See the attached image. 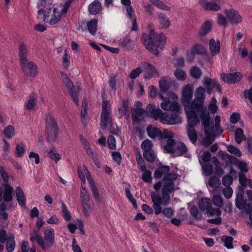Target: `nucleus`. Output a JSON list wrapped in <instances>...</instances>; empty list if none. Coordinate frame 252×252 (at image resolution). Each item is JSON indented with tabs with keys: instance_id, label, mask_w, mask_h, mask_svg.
I'll return each mask as SVG.
<instances>
[{
	"instance_id": "1",
	"label": "nucleus",
	"mask_w": 252,
	"mask_h": 252,
	"mask_svg": "<svg viewBox=\"0 0 252 252\" xmlns=\"http://www.w3.org/2000/svg\"><path fill=\"white\" fill-rule=\"evenodd\" d=\"M193 89L189 85L184 87L181 95V102L184 106V110L187 119L189 123L196 124L199 117L201 118V123L206 124L208 121L209 111L204 106L205 99V89L198 87L195 92V97L191 101L193 97Z\"/></svg>"
},
{
	"instance_id": "15",
	"label": "nucleus",
	"mask_w": 252,
	"mask_h": 252,
	"mask_svg": "<svg viewBox=\"0 0 252 252\" xmlns=\"http://www.w3.org/2000/svg\"><path fill=\"white\" fill-rule=\"evenodd\" d=\"M227 19L233 24L240 23L242 19L238 12L233 9H230L225 11Z\"/></svg>"
},
{
	"instance_id": "31",
	"label": "nucleus",
	"mask_w": 252,
	"mask_h": 252,
	"mask_svg": "<svg viewBox=\"0 0 252 252\" xmlns=\"http://www.w3.org/2000/svg\"><path fill=\"white\" fill-rule=\"evenodd\" d=\"M119 45L124 50H131L133 48L132 41L127 38H122L119 41Z\"/></svg>"
},
{
	"instance_id": "45",
	"label": "nucleus",
	"mask_w": 252,
	"mask_h": 252,
	"mask_svg": "<svg viewBox=\"0 0 252 252\" xmlns=\"http://www.w3.org/2000/svg\"><path fill=\"white\" fill-rule=\"evenodd\" d=\"M144 158L149 162H154L156 158V156L153 150L145 152L143 153Z\"/></svg>"
},
{
	"instance_id": "26",
	"label": "nucleus",
	"mask_w": 252,
	"mask_h": 252,
	"mask_svg": "<svg viewBox=\"0 0 252 252\" xmlns=\"http://www.w3.org/2000/svg\"><path fill=\"white\" fill-rule=\"evenodd\" d=\"M188 149L185 144L182 142H178L175 145V149L173 154L176 156H181L187 152Z\"/></svg>"
},
{
	"instance_id": "9",
	"label": "nucleus",
	"mask_w": 252,
	"mask_h": 252,
	"mask_svg": "<svg viewBox=\"0 0 252 252\" xmlns=\"http://www.w3.org/2000/svg\"><path fill=\"white\" fill-rule=\"evenodd\" d=\"M13 188L8 184H4L0 187V202L2 199L4 202H11L13 198Z\"/></svg>"
},
{
	"instance_id": "49",
	"label": "nucleus",
	"mask_w": 252,
	"mask_h": 252,
	"mask_svg": "<svg viewBox=\"0 0 252 252\" xmlns=\"http://www.w3.org/2000/svg\"><path fill=\"white\" fill-rule=\"evenodd\" d=\"M202 74L201 69L196 66H193L190 69V75L194 78H200Z\"/></svg>"
},
{
	"instance_id": "42",
	"label": "nucleus",
	"mask_w": 252,
	"mask_h": 252,
	"mask_svg": "<svg viewBox=\"0 0 252 252\" xmlns=\"http://www.w3.org/2000/svg\"><path fill=\"white\" fill-rule=\"evenodd\" d=\"M123 107L124 108V110L122 109L121 108H119L118 109L119 113L121 114V116H123V115H124L126 116H129V111H128V108H129V102L127 100H124L123 101Z\"/></svg>"
},
{
	"instance_id": "17",
	"label": "nucleus",
	"mask_w": 252,
	"mask_h": 252,
	"mask_svg": "<svg viewBox=\"0 0 252 252\" xmlns=\"http://www.w3.org/2000/svg\"><path fill=\"white\" fill-rule=\"evenodd\" d=\"M100 125L101 129L103 130L106 129L107 126H110L111 127L113 126L111 113H101Z\"/></svg>"
},
{
	"instance_id": "11",
	"label": "nucleus",
	"mask_w": 252,
	"mask_h": 252,
	"mask_svg": "<svg viewBox=\"0 0 252 252\" xmlns=\"http://www.w3.org/2000/svg\"><path fill=\"white\" fill-rule=\"evenodd\" d=\"M222 80L228 84H234L240 81L243 75L239 72L232 73H222L220 75Z\"/></svg>"
},
{
	"instance_id": "23",
	"label": "nucleus",
	"mask_w": 252,
	"mask_h": 252,
	"mask_svg": "<svg viewBox=\"0 0 252 252\" xmlns=\"http://www.w3.org/2000/svg\"><path fill=\"white\" fill-rule=\"evenodd\" d=\"M160 91L165 93L169 89L171 84V80L169 76L161 77L158 81Z\"/></svg>"
},
{
	"instance_id": "38",
	"label": "nucleus",
	"mask_w": 252,
	"mask_h": 252,
	"mask_svg": "<svg viewBox=\"0 0 252 252\" xmlns=\"http://www.w3.org/2000/svg\"><path fill=\"white\" fill-rule=\"evenodd\" d=\"M60 203L61 205L62 215L64 219L66 221H69L71 219V215L70 212L63 201H60Z\"/></svg>"
},
{
	"instance_id": "55",
	"label": "nucleus",
	"mask_w": 252,
	"mask_h": 252,
	"mask_svg": "<svg viewBox=\"0 0 252 252\" xmlns=\"http://www.w3.org/2000/svg\"><path fill=\"white\" fill-rule=\"evenodd\" d=\"M174 75L177 79L181 81L185 80L187 76L185 72L181 69H176Z\"/></svg>"
},
{
	"instance_id": "62",
	"label": "nucleus",
	"mask_w": 252,
	"mask_h": 252,
	"mask_svg": "<svg viewBox=\"0 0 252 252\" xmlns=\"http://www.w3.org/2000/svg\"><path fill=\"white\" fill-rule=\"evenodd\" d=\"M107 143L108 147L111 149H115L116 148V140L115 137L112 135H110L108 137Z\"/></svg>"
},
{
	"instance_id": "40",
	"label": "nucleus",
	"mask_w": 252,
	"mask_h": 252,
	"mask_svg": "<svg viewBox=\"0 0 252 252\" xmlns=\"http://www.w3.org/2000/svg\"><path fill=\"white\" fill-rule=\"evenodd\" d=\"M47 157L51 159L54 160L57 163L60 159V155L57 153L55 148H52L47 153Z\"/></svg>"
},
{
	"instance_id": "33",
	"label": "nucleus",
	"mask_w": 252,
	"mask_h": 252,
	"mask_svg": "<svg viewBox=\"0 0 252 252\" xmlns=\"http://www.w3.org/2000/svg\"><path fill=\"white\" fill-rule=\"evenodd\" d=\"M30 240L33 243L36 241L40 246L43 249L45 248L44 242L41 236L36 231H33L30 233Z\"/></svg>"
},
{
	"instance_id": "12",
	"label": "nucleus",
	"mask_w": 252,
	"mask_h": 252,
	"mask_svg": "<svg viewBox=\"0 0 252 252\" xmlns=\"http://www.w3.org/2000/svg\"><path fill=\"white\" fill-rule=\"evenodd\" d=\"M44 238L46 241L44 242L45 248L43 250H46L51 247L55 241V232L54 230L50 226L47 227L44 232Z\"/></svg>"
},
{
	"instance_id": "8",
	"label": "nucleus",
	"mask_w": 252,
	"mask_h": 252,
	"mask_svg": "<svg viewBox=\"0 0 252 252\" xmlns=\"http://www.w3.org/2000/svg\"><path fill=\"white\" fill-rule=\"evenodd\" d=\"M164 137L163 138L167 139L166 144L164 145V150L168 153L173 154L175 149L176 142L173 139L174 133L167 130H164Z\"/></svg>"
},
{
	"instance_id": "60",
	"label": "nucleus",
	"mask_w": 252,
	"mask_h": 252,
	"mask_svg": "<svg viewBox=\"0 0 252 252\" xmlns=\"http://www.w3.org/2000/svg\"><path fill=\"white\" fill-rule=\"evenodd\" d=\"M237 166L241 170L240 173L247 172L248 170V166L246 162L242 161H239L237 162Z\"/></svg>"
},
{
	"instance_id": "22",
	"label": "nucleus",
	"mask_w": 252,
	"mask_h": 252,
	"mask_svg": "<svg viewBox=\"0 0 252 252\" xmlns=\"http://www.w3.org/2000/svg\"><path fill=\"white\" fill-rule=\"evenodd\" d=\"M198 2L206 11H218L220 9V6L214 2H209L206 0H198Z\"/></svg>"
},
{
	"instance_id": "14",
	"label": "nucleus",
	"mask_w": 252,
	"mask_h": 252,
	"mask_svg": "<svg viewBox=\"0 0 252 252\" xmlns=\"http://www.w3.org/2000/svg\"><path fill=\"white\" fill-rule=\"evenodd\" d=\"M158 27L160 29H167L171 25L169 18L162 12H157Z\"/></svg>"
},
{
	"instance_id": "54",
	"label": "nucleus",
	"mask_w": 252,
	"mask_h": 252,
	"mask_svg": "<svg viewBox=\"0 0 252 252\" xmlns=\"http://www.w3.org/2000/svg\"><path fill=\"white\" fill-rule=\"evenodd\" d=\"M81 202L90 201V194L85 188H83L81 191Z\"/></svg>"
},
{
	"instance_id": "21",
	"label": "nucleus",
	"mask_w": 252,
	"mask_h": 252,
	"mask_svg": "<svg viewBox=\"0 0 252 252\" xmlns=\"http://www.w3.org/2000/svg\"><path fill=\"white\" fill-rule=\"evenodd\" d=\"M244 189L241 187H238V191L235 198V205L239 210H243L246 205V201L244 198Z\"/></svg>"
},
{
	"instance_id": "53",
	"label": "nucleus",
	"mask_w": 252,
	"mask_h": 252,
	"mask_svg": "<svg viewBox=\"0 0 252 252\" xmlns=\"http://www.w3.org/2000/svg\"><path fill=\"white\" fill-rule=\"evenodd\" d=\"M212 201L213 203L218 207H221L223 205L222 198L220 195H213Z\"/></svg>"
},
{
	"instance_id": "5",
	"label": "nucleus",
	"mask_w": 252,
	"mask_h": 252,
	"mask_svg": "<svg viewBox=\"0 0 252 252\" xmlns=\"http://www.w3.org/2000/svg\"><path fill=\"white\" fill-rule=\"evenodd\" d=\"M37 13L38 18H40L39 16L43 15L44 21L49 23L51 25L57 23L62 17V13L56 8L52 11V8L49 7L48 11L41 9L37 11Z\"/></svg>"
},
{
	"instance_id": "44",
	"label": "nucleus",
	"mask_w": 252,
	"mask_h": 252,
	"mask_svg": "<svg viewBox=\"0 0 252 252\" xmlns=\"http://www.w3.org/2000/svg\"><path fill=\"white\" fill-rule=\"evenodd\" d=\"M153 145L151 140L149 139L145 140L141 144V149L144 152L151 151L152 150Z\"/></svg>"
},
{
	"instance_id": "47",
	"label": "nucleus",
	"mask_w": 252,
	"mask_h": 252,
	"mask_svg": "<svg viewBox=\"0 0 252 252\" xmlns=\"http://www.w3.org/2000/svg\"><path fill=\"white\" fill-rule=\"evenodd\" d=\"M68 92L70 95L71 96V97L73 99L74 102L77 105H78V93L76 90L75 86H73V87H71L70 89H68Z\"/></svg>"
},
{
	"instance_id": "41",
	"label": "nucleus",
	"mask_w": 252,
	"mask_h": 252,
	"mask_svg": "<svg viewBox=\"0 0 252 252\" xmlns=\"http://www.w3.org/2000/svg\"><path fill=\"white\" fill-rule=\"evenodd\" d=\"M221 240L224 242V246L227 249H232L233 248L232 242L233 238L230 236L223 235L221 237Z\"/></svg>"
},
{
	"instance_id": "24",
	"label": "nucleus",
	"mask_w": 252,
	"mask_h": 252,
	"mask_svg": "<svg viewBox=\"0 0 252 252\" xmlns=\"http://www.w3.org/2000/svg\"><path fill=\"white\" fill-rule=\"evenodd\" d=\"M28 49L27 45L24 43H21L19 47V63H24V61L28 60Z\"/></svg>"
},
{
	"instance_id": "56",
	"label": "nucleus",
	"mask_w": 252,
	"mask_h": 252,
	"mask_svg": "<svg viewBox=\"0 0 252 252\" xmlns=\"http://www.w3.org/2000/svg\"><path fill=\"white\" fill-rule=\"evenodd\" d=\"M239 182L242 186L246 187L250 179H248L243 173H239Z\"/></svg>"
},
{
	"instance_id": "6",
	"label": "nucleus",
	"mask_w": 252,
	"mask_h": 252,
	"mask_svg": "<svg viewBox=\"0 0 252 252\" xmlns=\"http://www.w3.org/2000/svg\"><path fill=\"white\" fill-rule=\"evenodd\" d=\"M210 117L209 114L208 121L206 124L202 123L204 126V130L206 136L201 141V144L206 147H209L214 141L215 136L213 134L214 132V126L213 122H210Z\"/></svg>"
},
{
	"instance_id": "39",
	"label": "nucleus",
	"mask_w": 252,
	"mask_h": 252,
	"mask_svg": "<svg viewBox=\"0 0 252 252\" xmlns=\"http://www.w3.org/2000/svg\"><path fill=\"white\" fill-rule=\"evenodd\" d=\"M235 140L236 143L240 144L242 141L245 140L246 138L244 134L243 130L241 128L236 129L234 134Z\"/></svg>"
},
{
	"instance_id": "46",
	"label": "nucleus",
	"mask_w": 252,
	"mask_h": 252,
	"mask_svg": "<svg viewBox=\"0 0 252 252\" xmlns=\"http://www.w3.org/2000/svg\"><path fill=\"white\" fill-rule=\"evenodd\" d=\"M212 161L214 163V165L216 167V173L218 175H222L223 173V171L220 167V163L218 160V158L216 157H213L212 158Z\"/></svg>"
},
{
	"instance_id": "52",
	"label": "nucleus",
	"mask_w": 252,
	"mask_h": 252,
	"mask_svg": "<svg viewBox=\"0 0 252 252\" xmlns=\"http://www.w3.org/2000/svg\"><path fill=\"white\" fill-rule=\"evenodd\" d=\"M36 99L34 97V94H32L30 95L28 102L26 103V106L28 109H32L36 105Z\"/></svg>"
},
{
	"instance_id": "13",
	"label": "nucleus",
	"mask_w": 252,
	"mask_h": 252,
	"mask_svg": "<svg viewBox=\"0 0 252 252\" xmlns=\"http://www.w3.org/2000/svg\"><path fill=\"white\" fill-rule=\"evenodd\" d=\"M142 67L143 68L144 71L145 72L144 76L145 79L149 80L153 76L156 75L157 77H159V74L157 69L152 64L144 62L142 63Z\"/></svg>"
},
{
	"instance_id": "30",
	"label": "nucleus",
	"mask_w": 252,
	"mask_h": 252,
	"mask_svg": "<svg viewBox=\"0 0 252 252\" xmlns=\"http://www.w3.org/2000/svg\"><path fill=\"white\" fill-rule=\"evenodd\" d=\"M170 171V167L168 166H161L156 169L154 173V176L156 178L160 179L163 175L164 176Z\"/></svg>"
},
{
	"instance_id": "10",
	"label": "nucleus",
	"mask_w": 252,
	"mask_h": 252,
	"mask_svg": "<svg viewBox=\"0 0 252 252\" xmlns=\"http://www.w3.org/2000/svg\"><path fill=\"white\" fill-rule=\"evenodd\" d=\"M160 122L163 124L173 125L181 123L182 119L176 113H172L170 114L164 113L160 119Z\"/></svg>"
},
{
	"instance_id": "16",
	"label": "nucleus",
	"mask_w": 252,
	"mask_h": 252,
	"mask_svg": "<svg viewBox=\"0 0 252 252\" xmlns=\"http://www.w3.org/2000/svg\"><path fill=\"white\" fill-rule=\"evenodd\" d=\"M146 111L147 114L152 116L155 120H160L163 113L161 109L151 104L147 106Z\"/></svg>"
},
{
	"instance_id": "3",
	"label": "nucleus",
	"mask_w": 252,
	"mask_h": 252,
	"mask_svg": "<svg viewBox=\"0 0 252 252\" xmlns=\"http://www.w3.org/2000/svg\"><path fill=\"white\" fill-rule=\"evenodd\" d=\"M142 41L147 50L155 55H158L164 47L166 37L163 33L158 34L151 31L149 36L143 34Z\"/></svg>"
},
{
	"instance_id": "57",
	"label": "nucleus",
	"mask_w": 252,
	"mask_h": 252,
	"mask_svg": "<svg viewBox=\"0 0 252 252\" xmlns=\"http://www.w3.org/2000/svg\"><path fill=\"white\" fill-rule=\"evenodd\" d=\"M136 161L140 166V169L141 171H144L146 169V166L145 163V161L142 158L140 154L139 153L138 155L136 158Z\"/></svg>"
},
{
	"instance_id": "28",
	"label": "nucleus",
	"mask_w": 252,
	"mask_h": 252,
	"mask_svg": "<svg viewBox=\"0 0 252 252\" xmlns=\"http://www.w3.org/2000/svg\"><path fill=\"white\" fill-rule=\"evenodd\" d=\"M209 49L211 54L214 56L219 54L220 51V44L219 41L216 42L215 40L212 38L209 41Z\"/></svg>"
},
{
	"instance_id": "2",
	"label": "nucleus",
	"mask_w": 252,
	"mask_h": 252,
	"mask_svg": "<svg viewBox=\"0 0 252 252\" xmlns=\"http://www.w3.org/2000/svg\"><path fill=\"white\" fill-rule=\"evenodd\" d=\"M162 187L161 192L162 196L155 193H151V196L153 207L155 210V213L156 215L159 214L161 212V207L160 205L164 206L167 205L170 200L169 194L174 191L175 185L173 182L163 181L162 182L159 181L154 186V189L156 191H158Z\"/></svg>"
},
{
	"instance_id": "18",
	"label": "nucleus",
	"mask_w": 252,
	"mask_h": 252,
	"mask_svg": "<svg viewBox=\"0 0 252 252\" xmlns=\"http://www.w3.org/2000/svg\"><path fill=\"white\" fill-rule=\"evenodd\" d=\"M45 122L47 130L55 134L58 130V126L54 117L48 114L45 117Z\"/></svg>"
},
{
	"instance_id": "63",
	"label": "nucleus",
	"mask_w": 252,
	"mask_h": 252,
	"mask_svg": "<svg viewBox=\"0 0 252 252\" xmlns=\"http://www.w3.org/2000/svg\"><path fill=\"white\" fill-rule=\"evenodd\" d=\"M141 72V68L138 67L136 68L131 70L129 76L131 79H134L139 75Z\"/></svg>"
},
{
	"instance_id": "59",
	"label": "nucleus",
	"mask_w": 252,
	"mask_h": 252,
	"mask_svg": "<svg viewBox=\"0 0 252 252\" xmlns=\"http://www.w3.org/2000/svg\"><path fill=\"white\" fill-rule=\"evenodd\" d=\"M202 169L206 176H209L212 174L213 172V166L212 164L207 163L202 166Z\"/></svg>"
},
{
	"instance_id": "37",
	"label": "nucleus",
	"mask_w": 252,
	"mask_h": 252,
	"mask_svg": "<svg viewBox=\"0 0 252 252\" xmlns=\"http://www.w3.org/2000/svg\"><path fill=\"white\" fill-rule=\"evenodd\" d=\"M6 242V249L7 252H13L16 245L14 235L10 234Z\"/></svg>"
},
{
	"instance_id": "58",
	"label": "nucleus",
	"mask_w": 252,
	"mask_h": 252,
	"mask_svg": "<svg viewBox=\"0 0 252 252\" xmlns=\"http://www.w3.org/2000/svg\"><path fill=\"white\" fill-rule=\"evenodd\" d=\"M164 216L167 218H171L174 214V211L170 207L164 209L161 212Z\"/></svg>"
},
{
	"instance_id": "51",
	"label": "nucleus",
	"mask_w": 252,
	"mask_h": 252,
	"mask_svg": "<svg viewBox=\"0 0 252 252\" xmlns=\"http://www.w3.org/2000/svg\"><path fill=\"white\" fill-rule=\"evenodd\" d=\"M227 150L231 154H234L237 157L241 156L242 154L240 150L233 145H228L227 146Z\"/></svg>"
},
{
	"instance_id": "27",
	"label": "nucleus",
	"mask_w": 252,
	"mask_h": 252,
	"mask_svg": "<svg viewBox=\"0 0 252 252\" xmlns=\"http://www.w3.org/2000/svg\"><path fill=\"white\" fill-rule=\"evenodd\" d=\"M17 200L19 205L24 206L26 203V196L22 189L20 187H17L16 189Z\"/></svg>"
},
{
	"instance_id": "25",
	"label": "nucleus",
	"mask_w": 252,
	"mask_h": 252,
	"mask_svg": "<svg viewBox=\"0 0 252 252\" xmlns=\"http://www.w3.org/2000/svg\"><path fill=\"white\" fill-rule=\"evenodd\" d=\"M212 23L213 22L212 21H207L202 25L198 32V35L199 36H204L211 31Z\"/></svg>"
},
{
	"instance_id": "43",
	"label": "nucleus",
	"mask_w": 252,
	"mask_h": 252,
	"mask_svg": "<svg viewBox=\"0 0 252 252\" xmlns=\"http://www.w3.org/2000/svg\"><path fill=\"white\" fill-rule=\"evenodd\" d=\"M83 211L86 216H89L91 213L90 201L81 202Z\"/></svg>"
},
{
	"instance_id": "36",
	"label": "nucleus",
	"mask_w": 252,
	"mask_h": 252,
	"mask_svg": "<svg viewBox=\"0 0 252 252\" xmlns=\"http://www.w3.org/2000/svg\"><path fill=\"white\" fill-rule=\"evenodd\" d=\"M211 206V200L207 198H203L199 202V207L203 211H207Z\"/></svg>"
},
{
	"instance_id": "4",
	"label": "nucleus",
	"mask_w": 252,
	"mask_h": 252,
	"mask_svg": "<svg viewBox=\"0 0 252 252\" xmlns=\"http://www.w3.org/2000/svg\"><path fill=\"white\" fill-rule=\"evenodd\" d=\"M167 95V97H164L161 94H158L160 99L163 100L160 104L161 108L164 110L178 111L180 106L176 101L177 99V95L172 92H168Z\"/></svg>"
},
{
	"instance_id": "50",
	"label": "nucleus",
	"mask_w": 252,
	"mask_h": 252,
	"mask_svg": "<svg viewBox=\"0 0 252 252\" xmlns=\"http://www.w3.org/2000/svg\"><path fill=\"white\" fill-rule=\"evenodd\" d=\"M25 152L24 146L23 143H20L17 145L16 147L15 155L17 157H22Z\"/></svg>"
},
{
	"instance_id": "19",
	"label": "nucleus",
	"mask_w": 252,
	"mask_h": 252,
	"mask_svg": "<svg viewBox=\"0 0 252 252\" xmlns=\"http://www.w3.org/2000/svg\"><path fill=\"white\" fill-rule=\"evenodd\" d=\"M188 119V125L187 127L188 137L192 143H195L197 140V135L194 126L198 124L200 120L201 121V117H199V121L196 124L189 123Z\"/></svg>"
},
{
	"instance_id": "29",
	"label": "nucleus",
	"mask_w": 252,
	"mask_h": 252,
	"mask_svg": "<svg viewBox=\"0 0 252 252\" xmlns=\"http://www.w3.org/2000/svg\"><path fill=\"white\" fill-rule=\"evenodd\" d=\"M144 110L143 109H135L132 111L131 118L133 123H138L143 118Z\"/></svg>"
},
{
	"instance_id": "34",
	"label": "nucleus",
	"mask_w": 252,
	"mask_h": 252,
	"mask_svg": "<svg viewBox=\"0 0 252 252\" xmlns=\"http://www.w3.org/2000/svg\"><path fill=\"white\" fill-rule=\"evenodd\" d=\"M206 52V49L199 44H195L191 48L190 52H187V55L189 56L190 54L192 56V58L195 54H203Z\"/></svg>"
},
{
	"instance_id": "64",
	"label": "nucleus",
	"mask_w": 252,
	"mask_h": 252,
	"mask_svg": "<svg viewBox=\"0 0 252 252\" xmlns=\"http://www.w3.org/2000/svg\"><path fill=\"white\" fill-rule=\"evenodd\" d=\"M206 213H208L210 216H220L221 215V212L219 208H213L212 206L210 208L206 211Z\"/></svg>"
},
{
	"instance_id": "35",
	"label": "nucleus",
	"mask_w": 252,
	"mask_h": 252,
	"mask_svg": "<svg viewBox=\"0 0 252 252\" xmlns=\"http://www.w3.org/2000/svg\"><path fill=\"white\" fill-rule=\"evenodd\" d=\"M97 20L94 18L87 23V29L92 35H95L97 31Z\"/></svg>"
},
{
	"instance_id": "48",
	"label": "nucleus",
	"mask_w": 252,
	"mask_h": 252,
	"mask_svg": "<svg viewBox=\"0 0 252 252\" xmlns=\"http://www.w3.org/2000/svg\"><path fill=\"white\" fill-rule=\"evenodd\" d=\"M14 128L11 125H8L4 130L3 133L7 138H11L14 135Z\"/></svg>"
},
{
	"instance_id": "7",
	"label": "nucleus",
	"mask_w": 252,
	"mask_h": 252,
	"mask_svg": "<svg viewBox=\"0 0 252 252\" xmlns=\"http://www.w3.org/2000/svg\"><path fill=\"white\" fill-rule=\"evenodd\" d=\"M23 63L22 62L19 63L22 71L26 76L30 75L35 77L38 73V67L33 62L29 61L28 60L24 61Z\"/></svg>"
},
{
	"instance_id": "61",
	"label": "nucleus",
	"mask_w": 252,
	"mask_h": 252,
	"mask_svg": "<svg viewBox=\"0 0 252 252\" xmlns=\"http://www.w3.org/2000/svg\"><path fill=\"white\" fill-rule=\"evenodd\" d=\"M142 171L143 172L142 176V180L145 182H150L152 180L151 172L147 169Z\"/></svg>"
},
{
	"instance_id": "20",
	"label": "nucleus",
	"mask_w": 252,
	"mask_h": 252,
	"mask_svg": "<svg viewBox=\"0 0 252 252\" xmlns=\"http://www.w3.org/2000/svg\"><path fill=\"white\" fill-rule=\"evenodd\" d=\"M148 136L152 139H161L164 137V130L162 132L159 129L149 126L147 128Z\"/></svg>"
},
{
	"instance_id": "32",
	"label": "nucleus",
	"mask_w": 252,
	"mask_h": 252,
	"mask_svg": "<svg viewBox=\"0 0 252 252\" xmlns=\"http://www.w3.org/2000/svg\"><path fill=\"white\" fill-rule=\"evenodd\" d=\"M101 9V4L98 0H94L89 6V10L91 14L96 15Z\"/></svg>"
}]
</instances>
